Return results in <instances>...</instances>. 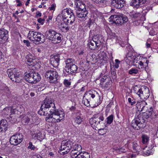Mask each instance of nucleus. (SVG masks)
Wrapping results in <instances>:
<instances>
[{
    "instance_id": "obj_53",
    "label": "nucleus",
    "mask_w": 158,
    "mask_h": 158,
    "mask_svg": "<svg viewBox=\"0 0 158 158\" xmlns=\"http://www.w3.org/2000/svg\"><path fill=\"white\" fill-rule=\"evenodd\" d=\"M140 15L139 13H133L130 15V16L131 17L133 18H135L139 16Z\"/></svg>"
},
{
    "instance_id": "obj_49",
    "label": "nucleus",
    "mask_w": 158,
    "mask_h": 158,
    "mask_svg": "<svg viewBox=\"0 0 158 158\" xmlns=\"http://www.w3.org/2000/svg\"><path fill=\"white\" fill-rule=\"evenodd\" d=\"M144 154L147 156H149L152 155L153 154V151L152 149L149 150H147L146 151H143Z\"/></svg>"
},
{
    "instance_id": "obj_64",
    "label": "nucleus",
    "mask_w": 158,
    "mask_h": 158,
    "mask_svg": "<svg viewBox=\"0 0 158 158\" xmlns=\"http://www.w3.org/2000/svg\"><path fill=\"white\" fill-rule=\"evenodd\" d=\"M23 42L25 44L27 47H29L30 46V42L28 40H24L23 41Z\"/></svg>"
},
{
    "instance_id": "obj_44",
    "label": "nucleus",
    "mask_w": 158,
    "mask_h": 158,
    "mask_svg": "<svg viewBox=\"0 0 158 158\" xmlns=\"http://www.w3.org/2000/svg\"><path fill=\"white\" fill-rule=\"evenodd\" d=\"M29 145L27 148L30 149L31 150L36 151L38 150V148L36 147L34 145H33L31 142H30L28 143Z\"/></svg>"
},
{
    "instance_id": "obj_32",
    "label": "nucleus",
    "mask_w": 158,
    "mask_h": 158,
    "mask_svg": "<svg viewBox=\"0 0 158 158\" xmlns=\"http://www.w3.org/2000/svg\"><path fill=\"white\" fill-rule=\"evenodd\" d=\"M147 103L144 101L138 102L136 107L139 111H140L144 105H147Z\"/></svg>"
},
{
    "instance_id": "obj_6",
    "label": "nucleus",
    "mask_w": 158,
    "mask_h": 158,
    "mask_svg": "<svg viewBox=\"0 0 158 158\" xmlns=\"http://www.w3.org/2000/svg\"><path fill=\"white\" fill-rule=\"evenodd\" d=\"M66 66L65 67V71L69 74H72L76 72L77 66L75 64V61L72 58H69L65 61Z\"/></svg>"
},
{
    "instance_id": "obj_33",
    "label": "nucleus",
    "mask_w": 158,
    "mask_h": 158,
    "mask_svg": "<svg viewBox=\"0 0 158 158\" xmlns=\"http://www.w3.org/2000/svg\"><path fill=\"white\" fill-rule=\"evenodd\" d=\"M89 47L92 50H94L97 47L96 44L94 41L93 39L92 40H90L88 44Z\"/></svg>"
},
{
    "instance_id": "obj_48",
    "label": "nucleus",
    "mask_w": 158,
    "mask_h": 158,
    "mask_svg": "<svg viewBox=\"0 0 158 158\" xmlns=\"http://www.w3.org/2000/svg\"><path fill=\"white\" fill-rule=\"evenodd\" d=\"M67 12V14L69 17H70L72 15H75L72 10L71 9H66Z\"/></svg>"
},
{
    "instance_id": "obj_41",
    "label": "nucleus",
    "mask_w": 158,
    "mask_h": 158,
    "mask_svg": "<svg viewBox=\"0 0 158 158\" xmlns=\"http://www.w3.org/2000/svg\"><path fill=\"white\" fill-rule=\"evenodd\" d=\"M16 106V109L17 110L18 112L17 113H16L15 115H18L22 113V112L23 111L24 109L23 106L21 105H18V106H17L16 105H15Z\"/></svg>"
},
{
    "instance_id": "obj_59",
    "label": "nucleus",
    "mask_w": 158,
    "mask_h": 158,
    "mask_svg": "<svg viewBox=\"0 0 158 158\" xmlns=\"http://www.w3.org/2000/svg\"><path fill=\"white\" fill-rule=\"evenodd\" d=\"M93 2L96 3H103L105 0H91Z\"/></svg>"
},
{
    "instance_id": "obj_3",
    "label": "nucleus",
    "mask_w": 158,
    "mask_h": 158,
    "mask_svg": "<svg viewBox=\"0 0 158 158\" xmlns=\"http://www.w3.org/2000/svg\"><path fill=\"white\" fill-rule=\"evenodd\" d=\"M133 90L134 93L138 95L143 100L148 98L150 95L149 89L146 87L140 88L136 85L134 87Z\"/></svg>"
},
{
    "instance_id": "obj_55",
    "label": "nucleus",
    "mask_w": 158,
    "mask_h": 158,
    "mask_svg": "<svg viewBox=\"0 0 158 158\" xmlns=\"http://www.w3.org/2000/svg\"><path fill=\"white\" fill-rule=\"evenodd\" d=\"M98 97L99 98V99H98L97 102L94 104L95 106H98L102 102V100L100 96H98Z\"/></svg>"
},
{
    "instance_id": "obj_2",
    "label": "nucleus",
    "mask_w": 158,
    "mask_h": 158,
    "mask_svg": "<svg viewBox=\"0 0 158 158\" xmlns=\"http://www.w3.org/2000/svg\"><path fill=\"white\" fill-rule=\"evenodd\" d=\"M45 35L48 39L54 44L60 43L63 39L62 35L52 29L47 31Z\"/></svg>"
},
{
    "instance_id": "obj_23",
    "label": "nucleus",
    "mask_w": 158,
    "mask_h": 158,
    "mask_svg": "<svg viewBox=\"0 0 158 158\" xmlns=\"http://www.w3.org/2000/svg\"><path fill=\"white\" fill-rule=\"evenodd\" d=\"M8 38V31L4 28L0 29V39L4 41H6Z\"/></svg>"
},
{
    "instance_id": "obj_21",
    "label": "nucleus",
    "mask_w": 158,
    "mask_h": 158,
    "mask_svg": "<svg viewBox=\"0 0 158 158\" xmlns=\"http://www.w3.org/2000/svg\"><path fill=\"white\" fill-rule=\"evenodd\" d=\"M93 39L96 43L97 47H100L104 42L102 37L99 35L94 36Z\"/></svg>"
},
{
    "instance_id": "obj_27",
    "label": "nucleus",
    "mask_w": 158,
    "mask_h": 158,
    "mask_svg": "<svg viewBox=\"0 0 158 158\" xmlns=\"http://www.w3.org/2000/svg\"><path fill=\"white\" fill-rule=\"evenodd\" d=\"M147 0H132L133 6L136 8H138L146 2Z\"/></svg>"
},
{
    "instance_id": "obj_5",
    "label": "nucleus",
    "mask_w": 158,
    "mask_h": 158,
    "mask_svg": "<svg viewBox=\"0 0 158 158\" xmlns=\"http://www.w3.org/2000/svg\"><path fill=\"white\" fill-rule=\"evenodd\" d=\"M24 78L29 83H35L40 80L41 77L37 73L30 71L25 75Z\"/></svg>"
},
{
    "instance_id": "obj_30",
    "label": "nucleus",
    "mask_w": 158,
    "mask_h": 158,
    "mask_svg": "<svg viewBox=\"0 0 158 158\" xmlns=\"http://www.w3.org/2000/svg\"><path fill=\"white\" fill-rule=\"evenodd\" d=\"M75 158H90V155L87 152H81L79 153L77 156H76Z\"/></svg>"
},
{
    "instance_id": "obj_10",
    "label": "nucleus",
    "mask_w": 158,
    "mask_h": 158,
    "mask_svg": "<svg viewBox=\"0 0 158 158\" xmlns=\"http://www.w3.org/2000/svg\"><path fill=\"white\" fill-rule=\"evenodd\" d=\"M104 118L101 114L96 115L94 117L90 118L89 122L91 127L95 129L98 128V125L100 124L102 121H103Z\"/></svg>"
},
{
    "instance_id": "obj_40",
    "label": "nucleus",
    "mask_w": 158,
    "mask_h": 158,
    "mask_svg": "<svg viewBox=\"0 0 158 158\" xmlns=\"http://www.w3.org/2000/svg\"><path fill=\"white\" fill-rule=\"evenodd\" d=\"M32 137L35 139H42L43 138L42 135V133L40 131L32 135Z\"/></svg>"
},
{
    "instance_id": "obj_47",
    "label": "nucleus",
    "mask_w": 158,
    "mask_h": 158,
    "mask_svg": "<svg viewBox=\"0 0 158 158\" xmlns=\"http://www.w3.org/2000/svg\"><path fill=\"white\" fill-rule=\"evenodd\" d=\"M128 101L131 106H133L136 103V102L133 98L131 99V98H128Z\"/></svg>"
},
{
    "instance_id": "obj_13",
    "label": "nucleus",
    "mask_w": 158,
    "mask_h": 158,
    "mask_svg": "<svg viewBox=\"0 0 158 158\" xmlns=\"http://www.w3.org/2000/svg\"><path fill=\"white\" fill-rule=\"evenodd\" d=\"M16 109V106L15 105L7 107L5 108L2 111V113L3 114L5 115H7L9 114L10 113V116L11 118L13 117L12 115L13 114L15 115L16 113H17L18 111Z\"/></svg>"
},
{
    "instance_id": "obj_14",
    "label": "nucleus",
    "mask_w": 158,
    "mask_h": 158,
    "mask_svg": "<svg viewBox=\"0 0 158 158\" xmlns=\"http://www.w3.org/2000/svg\"><path fill=\"white\" fill-rule=\"evenodd\" d=\"M73 142L69 140H64L61 143L60 150H65L66 149L70 151L72 149Z\"/></svg>"
},
{
    "instance_id": "obj_25",
    "label": "nucleus",
    "mask_w": 158,
    "mask_h": 158,
    "mask_svg": "<svg viewBox=\"0 0 158 158\" xmlns=\"http://www.w3.org/2000/svg\"><path fill=\"white\" fill-rule=\"evenodd\" d=\"M83 120V117L80 112L76 113L74 118V122L77 124L81 123Z\"/></svg>"
},
{
    "instance_id": "obj_18",
    "label": "nucleus",
    "mask_w": 158,
    "mask_h": 158,
    "mask_svg": "<svg viewBox=\"0 0 158 158\" xmlns=\"http://www.w3.org/2000/svg\"><path fill=\"white\" fill-rule=\"evenodd\" d=\"M148 61L146 58H143L142 60L139 61L138 62V68L141 69L142 70H145L148 66Z\"/></svg>"
},
{
    "instance_id": "obj_12",
    "label": "nucleus",
    "mask_w": 158,
    "mask_h": 158,
    "mask_svg": "<svg viewBox=\"0 0 158 158\" xmlns=\"http://www.w3.org/2000/svg\"><path fill=\"white\" fill-rule=\"evenodd\" d=\"M23 139L22 134H17L13 135L10 137V142L11 144L16 145L20 143Z\"/></svg>"
},
{
    "instance_id": "obj_15",
    "label": "nucleus",
    "mask_w": 158,
    "mask_h": 158,
    "mask_svg": "<svg viewBox=\"0 0 158 158\" xmlns=\"http://www.w3.org/2000/svg\"><path fill=\"white\" fill-rule=\"evenodd\" d=\"M76 10V15L78 17L81 18L84 20L86 19L85 18L86 17L88 13L85 8L82 10Z\"/></svg>"
},
{
    "instance_id": "obj_34",
    "label": "nucleus",
    "mask_w": 158,
    "mask_h": 158,
    "mask_svg": "<svg viewBox=\"0 0 158 158\" xmlns=\"http://www.w3.org/2000/svg\"><path fill=\"white\" fill-rule=\"evenodd\" d=\"M127 148L125 147H122L119 148H116L114 149V151H116L117 153L121 154L122 153H125L126 152Z\"/></svg>"
},
{
    "instance_id": "obj_4",
    "label": "nucleus",
    "mask_w": 158,
    "mask_h": 158,
    "mask_svg": "<svg viewBox=\"0 0 158 158\" xmlns=\"http://www.w3.org/2000/svg\"><path fill=\"white\" fill-rule=\"evenodd\" d=\"M8 76L13 81L19 82L22 79L21 75L15 68L8 69L7 71Z\"/></svg>"
},
{
    "instance_id": "obj_45",
    "label": "nucleus",
    "mask_w": 158,
    "mask_h": 158,
    "mask_svg": "<svg viewBox=\"0 0 158 158\" xmlns=\"http://www.w3.org/2000/svg\"><path fill=\"white\" fill-rule=\"evenodd\" d=\"M66 24L64 25H61L60 27V29L62 31L64 32H67L69 30V28L66 25Z\"/></svg>"
},
{
    "instance_id": "obj_11",
    "label": "nucleus",
    "mask_w": 158,
    "mask_h": 158,
    "mask_svg": "<svg viewBox=\"0 0 158 158\" xmlns=\"http://www.w3.org/2000/svg\"><path fill=\"white\" fill-rule=\"evenodd\" d=\"M144 105V106L142 108V110L140 111L143 113L142 118L146 119H147L150 117L151 116L152 118H155L156 115L154 111H153L152 108L151 107L148 108L146 106Z\"/></svg>"
},
{
    "instance_id": "obj_35",
    "label": "nucleus",
    "mask_w": 158,
    "mask_h": 158,
    "mask_svg": "<svg viewBox=\"0 0 158 158\" xmlns=\"http://www.w3.org/2000/svg\"><path fill=\"white\" fill-rule=\"evenodd\" d=\"M82 149L81 146L77 144H75L74 145H73L72 148V149L78 152H81Z\"/></svg>"
},
{
    "instance_id": "obj_58",
    "label": "nucleus",
    "mask_w": 158,
    "mask_h": 158,
    "mask_svg": "<svg viewBox=\"0 0 158 158\" xmlns=\"http://www.w3.org/2000/svg\"><path fill=\"white\" fill-rule=\"evenodd\" d=\"M102 55H103V56L102 58H101V60L104 61L107 60V57L106 56V53L104 52H103L102 53Z\"/></svg>"
},
{
    "instance_id": "obj_42",
    "label": "nucleus",
    "mask_w": 158,
    "mask_h": 158,
    "mask_svg": "<svg viewBox=\"0 0 158 158\" xmlns=\"http://www.w3.org/2000/svg\"><path fill=\"white\" fill-rule=\"evenodd\" d=\"M142 142L143 144L147 143L149 140V137L147 135H143L142 136Z\"/></svg>"
},
{
    "instance_id": "obj_52",
    "label": "nucleus",
    "mask_w": 158,
    "mask_h": 158,
    "mask_svg": "<svg viewBox=\"0 0 158 158\" xmlns=\"http://www.w3.org/2000/svg\"><path fill=\"white\" fill-rule=\"evenodd\" d=\"M70 151L69 150H67V149H66L65 150H60V152L61 155H64L65 154H67Z\"/></svg>"
},
{
    "instance_id": "obj_37",
    "label": "nucleus",
    "mask_w": 158,
    "mask_h": 158,
    "mask_svg": "<svg viewBox=\"0 0 158 158\" xmlns=\"http://www.w3.org/2000/svg\"><path fill=\"white\" fill-rule=\"evenodd\" d=\"M116 42L123 47H125V45L127 44V42L123 41V39L120 37L117 38Z\"/></svg>"
},
{
    "instance_id": "obj_24",
    "label": "nucleus",
    "mask_w": 158,
    "mask_h": 158,
    "mask_svg": "<svg viewBox=\"0 0 158 158\" xmlns=\"http://www.w3.org/2000/svg\"><path fill=\"white\" fill-rule=\"evenodd\" d=\"M44 35L41 33L36 32L35 33L33 41H35L37 42L41 41V42H43L44 41Z\"/></svg>"
},
{
    "instance_id": "obj_8",
    "label": "nucleus",
    "mask_w": 158,
    "mask_h": 158,
    "mask_svg": "<svg viewBox=\"0 0 158 158\" xmlns=\"http://www.w3.org/2000/svg\"><path fill=\"white\" fill-rule=\"evenodd\" d=\"M146 120L143 118L139 117L135 118L131 122V126L134 129L138 130L143 128L145 126Z\"/></svg>"
},
{
    "instance_id": "obj_22",
    "label": "nucleus",
    "mask_w": 158,
    "mask_h": 158,
    "mask_svg": "<svg viewBox=\"0 0 158 158\" xmlns=\"http://www.w3.org/2000/svg\"><path fill=\"white\" fill-rule=\"evenodd\" d=\"M120 16L116 15H111L110 17V19L112 20L114 23L118 25L123 24Z\"/></svg>"
},
{
    "instance_id": "obj_61",
    "label": "nucleus",
    "mask_w": 158,
    "mask_h": 158,
    "mask_svg": "<svg viewBox=\"0 0 158 158\" xmlns=\"http://www.w3.org/2000/svg\"><path fill=\"white\" fill-rule=\"evenodd\" d=\"M56 6V5L55 4H52L51 5V6L49 7L50 10L54 11L55 10Z\"/></svg>"
},
{
    "instance_id": "obj_54",
    "label": "nucleus",
    "mask_w": 158,
    "mask_h": 158,
    "mask_svg": "<svg viewBox=\"0 0 158 158\" xmlns=\"http://www.w3.org/2000/svg\"><path fill=\"white\" fill-rule=\"evenodd\" d=\"M64 19H65L62 16L61 14H59L56 18V19L60 21H64Z\"/></svg>"
},
{
    "instance_id": "obj_19",
    "label": "nucleus",
    "mask_w": 158,
    "mask_h": 158,
    "mask_svg": "<svg viewBox=\"0 0 158 158\" xmlns=\"http://www.w3.org/2000/svg\"><path fill=\"white\" fill-rule=\"evenodd\" d=\"M75 10H82L85 8V5L81 0H74Z\"/></svg>"
},
{
    "instance_id": "obj_26",
    "label": "nucleus",
    "mask_w": 158,
    "mask_h": 158,
    "mask_svg": "<svg viewBox=\"0 0 158 158\" xmlns=\"http://www.w3.org/2000/svg\"><path fill=\"white\" fill-rule=\"evenodd\" d=\"M75 19V16L72 15L70 17L67 16V18L64 19V22L66 24H72Z\"/></svg>"
},
{
    "instance_id": "obj_46",
    "label": "nucleus",
    "mask_w": 158,
    "mask_h": 158,
    "mask_svg": "<svg viewBox=\"0 0 158 158\" xmlns=\"http://www.w3.org/2000/svg\"><path fill=\"white\" fill-rule=\"evenodd\" d=\"M120 16L122 18L121 19L123 24L124 23H126L128 21V18L126 15H122L121 16Z\"/></svg>"
},
{
    "instance_id": "obj_60",
    "label": "nucleus",
    "mask_w": 158,
    "mask_h": 158,
    "mask_svg": "<svg viewBox=\"0 0 158 158\" xmlns=\"http://www.w3.org/2000/svg\"><path fill=\"white\" fill-rule=\"evenodd\" d=\"M45 20L41 18H40L38 19V22L42 25H43L44 23Z\"/></svg>"
},
{
    "instance_id": "obj_63",
    "label": "nucleus",
    "mask_w": 158,
    "mask_h": 158,
    "mask_svg": "<svg viewBox=\"0 0 158 158\" xmlns=\"http://www.w3.org/2000/svg\"><path fill=\"white\" fill-rule=\"evenodd\" d=\"M149 33L150 35L152 36L156 34V33L153 30H150Z\"/></svg>"
},
{
    "instance_id": "obj_7",
    "label": "nucleus",
    "mask_w": 158,
    "mask_h": 158,
    "mask_svg": "<svg viewBox=\"0 0 158 158\" xmlns=\"http://www.w3.org/2000/svg\"><path fill=\"white\" fill-rule=\"evenodd\" d=\"M98 96L95 90H92L87 91L84 94L83 98V102L87 106H90V101L95 96Z\"/></svg>"
},
{
    "instance_id": "obj_56",
    "label": "nucleus",
    "mask_w": 158,
    "mask_h": 158,
    "mask_svg": "<svg viewBox=\"0 0 158 158\" xmlns=\"http://www.w3.org/2000/svg\"><path fill=\"white\" fill-rule=\"evenodd\" d=\"M67 12L66 11V9H64L63 10L61 13V15H62V16L63 17H64L65 18H67V16H67Z\"/></svg>"
},
{
    "instance_id": "obj_62",
    "label": "nucleus",
    "mask_w": 158,
    "mask_h": 158,
    "mask_svg": "<svg viewBox=\"0 0 158 158\" xmlns=\"http://www.w3.org/2000/svg\"><path fill=\"white\" fill-rule=\"evenodd\" d=\"M136 156L135 154H134L132 153H130L128 155L127 157L128 158H135Z\"/></svg>"
},
{
    "instance_id": "obj_36",
    "label": "nucleus",
    "mask_w": 158,
    "mask_h": 158,
    "mask_svg": "<svg viewBox=\"0 0 158 158\" xmlns=\"http://www.w3.org/2000/svg\"><path fill=\"white\" fill-rule=\"evenodd\" d=\"M36 31H29L27 35L28 38L31 41H33V40L34 39V38L35 36V33Z\"/></svg>"
},
{
    "instance_id": "obj_20",
    "label": "nucleus",
    "mask_w": 158,
    "mask_h": 158,
    "mask_svg": "<svg viewBox=\"0 0 158 158\" xmlns=\"http://www.w3.org/2000/svg\"><path fill=\"white\" fill-rule=\"evenodd\" d=\"M8 128L7 122L5 119H2L0 121V133L5 132Z\"/></svg>"
},
{
    "instance_id": "obj_51",
    "label": "nucleus",
    "mask_w": 158,
    "mask_h": 158,
    "mask_svg": "<svg viewBox=\"0 0 158 158\" xmlns=\"http://www.w3.org/2000/svg\"><path fill=\"white\" fill-rule=\"evenodd\" d=\"M71 155H72L73 156H74V157L76 158V156H77V155L79 152H78L77 151L76 152H75L76 151H74L73 149H71Z\"/></svg>"
},
{
    "instance_id": "obj_31",
    "label": "nucleus",
    "mask_w": 158,
    "mask_h": 158,
    "mask_svg": "<svg viewBox=\"0 0 158 158\" xmlns=\"http://www.w3.org/2000/svg\"><path fill=\"white\" fill-rule=\"evenodd\" d=\"M104 73L103 74L102 73H101L100 75V76L101 77V78L100 80V83L101 85H103L104 83L106 81V80H107V79L109 78L107 76L104 75Z\"/></svg>"
},
{
    "instance_id": "obj_1",
    "label": "nucleus",
    "mask_w": 158,
    "mask_h": 158,
    "mask_svg": "<svg viewBox=\"0 0 158 158\" xmlns=\"http://www.w3.org/2000/svg\"><path fill=\"white\" fill-rule=\"evenodd\" d=\"M38 113L40 115H47L45 120L48 122L58 123L64 120V111L56 109L54 100L46 98L44 100Z\"/></svg>"
},
{
    "instance_id": "obj_17",
    "label": "nucleus",
    "mask_w": 158,
    "mask_h": 158,
    "mask_svg": "<svg viewBox=\"0 0 158 158\" xmlns=\"http://www.w3.org/2000/svg\"><path fill=\"white\" fill-rule=\"evenodd\" d=\"M124 4V0H111V5L117 9L122 8Z\"/></svg>"
},
{
    "instance_id": "obj_9",
    "label": "nucleus",
    "mask_w": 158,
    "mask_h": 158,
    "mask_svg": "<svg viewBox=\"0 0 158 158\" xmlns=\"http://www.w3.org/2000/svg\"><path fill=\"white\" fill-rule=\"evenodd\" d=\"M58 74L56 71L52 69L47 71L45 74V77L51 83L56 84L57 83Z\"/></svg>"
},
{
    "instance_id": "obj_43",
    "label": "nucleus",
    "mask_w": 158,
    "mask_h": 158,
    "mask_svg": "<svg viewBox=\"0 0 158 158\" xmlns=\"http://www.w3.org/2000/svg\"><path fill=\"white\" fill-rule=\"evenodd\" d=\"M111 84V81L110 78H109V79H107V80H106V81L104 83L103 85H102V87L107 88L109 86V85H110Z\"/></svg>"
},
{
    "instance_id": "obj_29",
    "label": "nucleus",
    "mask_w": 158,
    "mask_h": 158,
    "mask_svg": "<svg viewBox=\"0 0 158 158\" xmlns=\"http://www.w3.org/2000/svg\"><path fill=\"white\" fill-rule=\"evenodd\" d=\"M132 146L134 152H136L138 154L139 151L140 150V147L136 141L132 143Z\"/></svg>"
},
{
    "instance_id": "obj_57",
    "label": "nucleus",
    "mask_w": 158,
    "mask_h": 158,
    "mask_svg": "<svg viewBox=\"0 0 158 158\" xmlns=\"http://www.w3.org/2000/svg\"><path fill=\"white\" fill-rule=\"evenodd\" d=\"M115 64L114 65V67L116 68H118L119 66V64L120 63V61L118 59H116L115 60Z\"/></svg>"
},
{
    "instance_id": "obj_16",
    "label": "nucleus",
    "mask_w": 158,
    "mask_h": 158,
    "mask_svg": "<svg viewBox=\"0 0 158 158\" xmlns=\"http://www.w3.org/2000/svg\"><path fill=\"white\" fill-rule=\"evenodd\" d=\"M60 60V55L57 54L51 57L50 59V63L53 67L56 68L59 64Z\"/></svg>"
},
{
    "instance_id": "obj_28",
    "label": "nucleus",
    "mask_w": 158,
    "mask_h": 158,
    "mask_svg": "<svg viewBox=\"0 0 158 158\" xmlns=\"http://www.w3.org/2000/svg\"><path fill=\"white\" fill-rule=\"evenodd\" d=\"M33 56L30 54H28L26 57V59L27 62V64L29 66L34 65V62L35 60L33 59Z\"/></svg>"
},
{
    "instance_id": "obj_38",
    "label": "nucleus",
    "mask_w": 158,
    "mask_h": 158,
    "mask_svg": "<svg viewBox=\"0 0 158 158\" xmlns=\"http://www.w3.org/2000/svg\"><path fill=\"white\" fill-rule=\"evenodd\" d=\"M114 114H111L107 118V121H106V124H111L114 120Z\"/></svg>"
},
{
    "instance_id": "obj_39",
    "label": "nucleus",
    "mask_w": 158,
    "mask_h": 158,
    "mask_svg": "<svg viewBox=\"0 0 158 158\" xmlns=\"http://www.w3.org/2000/svg\"><path fill=\"white\" fill-rule=\"evenodd\" d=\"M128 73L132 75H134L138 74L139 70L135 68H132L129 70Z\"/></svg>"
},
{
    "instance_id": "obj_50",
    "label": "nucleus",
    "mask_w": 158,
    "mask_h": 158,
    "mask_svg": "<svg viewBox=\"0 0 158 158\" xmlns=\"http://www.w3.org/2000/svg\"><path fill=\"white\" fill-rule=\"evenodd\" d=\"M63 83L66 87H68L71 85V82L70 81L67 79H64Z\"/></svg>"
}]
</instances>
